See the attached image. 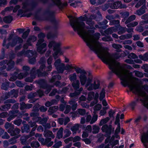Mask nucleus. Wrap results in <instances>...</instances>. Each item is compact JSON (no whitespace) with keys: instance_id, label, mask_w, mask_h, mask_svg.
Masks as SVG:
<instances>
[{"instance_id":"obj_36","label":"nucleus","mask_w":148,"mask_h":148,"mask_svg":"<svg viewBox=\"0 0 148 148\" xmlns=\"http://www.w3.org/2000/svg\"><path fill=\"white\" fill-rule=\"evenodd\" d=\"M115 30L114 27H109L105 31V33L107 34H111L114 32Z\"/></svg>"},{"instance_id":"obj_44","label":"nucleus","mask_w":148,"mask_h":148,"mask_svg":"<svg viewBox=\"0 0 148 148\" xmlns=\"http://www.w3.org/2000/svg\"><path fill=\"white\" fill-rule=\"evenodd\" d=\"M95 93L93 92H91L88 94V96L87 99L90 101L92 100L94 97Z\"/></svg>"},{"instance_id":"obj_25","label":"nucleus","mask_w":148,"mask_h":148,"mask_svg":"<svg viewBox=\"0 0 148 148\" xmlns=\"http://www.w3.org/2000/svg\"><path fill=\"white\" fill-rule=\"evenodd\" d=\"M120 14L121 15V17L123 18L122 20V22H124L126 21V19L128 17L130 14L128 12H125L120 13Z\"/></svg>"},{"instance_id":"obj_11","label":"nucleus","mask_w":148,"mask_h":148,"mask_svg":"<svg viewBox=\"0 0 148 148\" xmlns=\"http://www.w3.org/2000/svg\"><path fill=\"white\" fill-rule=\"evenodd\" d=\"M10 41L11 42V46L13 47L17 43H22L23 40L21 38L17 36L13 39L12 38Z\"/></svg>"},{"instance_id":"obj_52","label":"nucleus","mask_w":148,"mask_h":148,"mask_svg":"<svg viewBox=\"0 0 148 148\" xmlns=\"http://www.w3.org/2000/svg\"><path fill=\"white\" fill-rule=\"evenodd\" d=\"M77 113L81 115H84L86 114V110L84 109H79L77 110Z\"/></svg>"},{"instance_id":"obj_30","label":"nucleus","mask_w":148,"mask_h":148,"mask_svg":"<svg viewBox=\"0 0 148 148\" xmlns=\"http://www.w3.org/2000/svg\"><path fill=\"white\" fill-rule=\"evenodd\" d=\"M146 3V0H140L135 5V7L136 8H138L141 5H145Z\"/></svg>"},{"instance_id":"obj_59","label":"nucleus","mask_w":148,"mask_h":148,"mask_svg":"<svg viewBox=\"0 0 148 148\" xmlns=\"http://www.w3.org/2000/svg\"><path fill=\"white\" fill-rule=\"evenodd\" d=\"M65 108L66 109L64 112V113L66 114H67L71 111V107L70 105H66Z\"/></svg>"},{"instance_id":"obj_60","label":"nucleus","mask_w":148,"mask_h":148,"mask_svg":"<svg viewBox=\"0 0 148 148\" xmlns=\"http://www.w3.org/2000/svg\"><path fill=\"white\" fill-rule=\"evenodd\" d=\"M48 119L49 117L48 116L43 118L39 121V123L41 124L45 123L47 122Z\"/></svg>"},{"instance_id":"obj_42","label":"nucleus","mask_w":148,"mask_h":148,"mask_svg":"<svg viewBox=\"0 0 148 148\" xmlns=\"http://www.w3.org/2000/svg\"><path fill=\"white\" fill-rule=\"evenodd\" d=\"M112 46L114 48L116 49V51L117 52H121V50L120 49L122 47L121 45L114 43L112 45Z\"/></svg>"},{"instance_id":"obj_47","label":"nucleus","mask_w":148,"mask_h":148,"mask_svg":"<svg viewBox=\"0 0 148 148\" xmlns=\"http://www.w3.org/2000/svg\"><path fill=\"white\" fill-rule=\"evenodd\" d=\"M105 91L104 88H103L100 93V96L99 97V100L101 101L105 97Z\"/></svg>"},{"instance_id":"obj_10","label":"nucleus","mask_w":148,"mask_h":148,"mask_svg":"<svg viewBox=\"0 0 148 148\" xmlns=\"http://www.w3.org/2000/svg\"><path fill=\"white\" fill-rule=\"evenodd\" d=\"M38 83L40 85V87L44 89H46L47 90L45 93L47 94H48L51 90L50 87H47L46 82L44 79H40L38 81Z\"/></svg>"},{"instance_id":"obj_51","label":"nucleus","mask_w":148,"mask_h":148,"mask_svg":"<svg viewBox=\"0 0 148 148\" xmlns=\"http://www.w3.org/2000/svg\"><path fill=\"white\" fill-rule=\"evenodd\" d=\"M128 58L130 59H137L138 58V56L135 54L133 53H132L129 54L127 56Z\"/></svg>"},{"instance_id":"obj_28","label":"nucleus","mask_w":148,"mask_h":148,"mask_svg":"<svg viewBox=\"0 0 148 148\" xmlns=\"http://www.w3.org/2000/svg\"><path fill=\"white\" fill-rule=\"evenodd\" d=\"M51 138H48L45 139L44 145H46L48 147H50L53 144V142L51 141Z\"/></svg>"},{"instance_id":"obj_38","label":"nucleus","mask_w":148,"mask_h":148,"mask_svg":"<svg viewBox=\"0 0 148 148\" xmlns=\"http://www.w3.org/2000/svg\"><path fill=\"white\" fill-rule=\"evenodd\" d=\"M10 92H6L3 94L1 97V99L3 100H5L9 98L10 96Z\"/></svg>"},{"instance_id":"obj_37","label":"nucleus","mask_w":148,"mask_h":148,"mask_svg":"<svg viewBox=\"0 0 148 148\" xmlns=\"http://www.w3.org/2000/svg\"><path fill=\"white\" fill-rule=\"evenodd\" d=\"M138 24V22L137 21H133L130 22L126 26L128 28H132L136 26Z\"/></svg>"},{"instance_id":"obj_63","label":"nucleus","mask_w":148,"mask_h":148,"mask_svg":"<svg viewBox=\"0 0 148 148\" xmlns=\"http://www.w3.org/2000/svg\"><path fill=\"white\" fill-rule=\"evenodd\" d=\"M37 95V94L36 92L31 93L28 95V99H32L35 97Z\"/></svg>"},{"instance_id":"obj_9","label":"nucleus","mask_w":148,"mask_h":148,"mask_svg":"<svg viewBox=\"0 0 148 148\" xmlns=\"http://www.w3.org/2000/svg\"><path fill=\"white\" fill-rule=\"evenodd\" d=\"M126 7L127 6L125 5L122 4L121 1H119L111 3L110 5V8L112 9L124 8Z\"/></svg>"},{"instance_id":"obj_22","label":"nucleus","mask_w":148,"mask_h":148,"mask_svg":"<svg viewBox=\"0 0 148 148\" xmlns=\"http://www.w3.org/2000/svg\"><path fill=\"white\" fill-rule=\"evenodd\" d=\"M38 110V109L36 107H34L33 108V112L30 114V116L32 117H36L39 115V113L37 112Z\"/></svg>"},{"instance_id":"obj_23","label":"nucleus","mask_w":148,"mask_h":148,"mask_svg":"<svg viewBox=\"0 0 148 148\" xmlns=\"http://www.w3.org/2000/svg\"><path fill=\"white\" fill-rule=\"evenodd\" d=\"M83 90L82 87L80 88L77 91H75L73 93H71L70 94V96L71 97H74L79 95L81 93V92Z\"/></svg>"},{"instance_id":"obj_24","label":"nucleus","mask_w":148,"mask_h":148,"mask_svg":"<svg viewBox=\"0 0 148 148\" xmlns=\"http://www.w3.org/2000/svg\"><path fill=\"white\" fill-rule=\"evenodd\" d=\"M80 126V124H76L71 127V130L73 134H76Z\"/></svg>"},{"instance_id":"obj_53","label":"nucleus","mask_w":148,"mask_h":148,"mask_svg":"<svg viewBox=\"0 0 148 148\" xmlns=\"http://www.w3.org/2000/svg\"><path fill=\"white\" fill-rule=\"evenodd\" d=\"M31 145L33 148H36L39 146L40 145L38 141H33L31 143Z\"/></svg>"},{"instance_id":"obj_50","label":"nucleus","mask_w":148,"mask_h":148,"mask_svg":"<svg viewBox=\"0 0 148 148\" xmlns=\"http://www.w3.org/2000/svg\"><path fill=\"white\" fill-rule=\"evenodd\" d=\"M109 120L110 118L108 117L102 119L100 122L99 125L101 126L103 124L106 123Z\"/></svg>"},{"instance_id":"obj_19","label":"nucleus","mask_w":148,"mask_h":148,"mask_svg":"<svg viewBox=\"0 0 148 148\" xmlns=\"http://www.w3.org/2000/svg\"><path fill=\"white\" fill-rule=\"evenodd\" d=\"M43 135L45 137H49L52 138H54L55 137V136L52 132L49 130H45L43 132Z\"/></svg>"},{"instance_id":"obj_15","label":"nucleus","mask_w":148,"mask_h":148,"mask_svg":"<svg viewBox=\"0 0 148 148\" xmlns=\"http://www.w3.org/2000/svg\"><path fill=\"white\" fill-rule=\"evenodd\" d=\"M141 140L145 147H147L148 143V130L146 133H144L142 136Z\"/></svg>"},{"instance_id":"obj_20","label":"nucleus","mask_w":148,"mask_h":148,"mask_svg":"<svg viewBox=\"0 0 148 148\" xmlns=\"http://www.w3.org/2000/svg\"><path fill=\"white\" fill-rule=\"evenodd\" d=\"M59 108L58 106H54L51 107L49 108L48 112L49 113L48 114L50 115L56 112L58 109Z\"/></svg>"},{"instance_id":"obj_14","label":"nucleus","mask_w":148,"mask_h":148,"mask_svg":"<svg viewBox=\"0 0 148 148\" xmlns=\"http://www.w3.org/2000/svg\"><path fill=\"white\" fill-rule=\"evenodd\" d=\"M61 45V43L60 42H56L54 41H51L49 42L48 46L49 48L53 47V50H55L59 47Z\"/></svg>"},{"instance_id":"obj_35","label":"nucleus","mask_w":148,"mask_h":148,"mask_svg":"<svg viewBox=\"0 0 148 148\" xmlns=\"http://www.w3.org/2000/svg\"><path fill=\"white\" fill-rule=\"evenodd\" d=\"M6 68V66L4 65L2 66L1 67V69H0L1 71V72H0V76L3 75L5 77L7 76V73H4V71H3V70L5 69Z\"/></svg>"},{"instance_id":"obj_12","label":"nucleus","mask_w":148,"mask_h":148,"mask_svg":"<svg viewBox=\"0 0 148 148\" xmlns=\"http://www.w3.org/2000/svg\"><path fill=\"white\" fill-rule=\"evenodd\" d=\"M20 130L18 128L14 129V126H12L8 130V132L11 136H14L19 134Z\"/></svg>"},{"instance_id":"obj_39","label":"nucleus","mask_w":148,"mask_h":148,"mask_svg":"<svg viewBox=\"0 0 148 148\" xmlns=\"http://www.w3.org/2000/svg\"><path fill=\"white\" fill-rule=\"evenodd\" d=\"M30 74L32 77H29L26 78L25 79V81L26 82H31L33 81V79L35 78L36 74H31L30 72Z\"/></svg>"},{"instance_id":"obj_8","label":"nucleus","mask_w":148,"mask_h":148,"mask_svg":"<svg viewBox=\"0 0 148 148\" xmlns=\"http://www.w3.org/2000/svg\"><path fill=\"white\" fill-rule=\"evenodd\" d=\"M54 65L58 73H62L64 70L65 64L61 63L60 59H58L55 61Z\"/></svg>"},{"instance_id":"obj_33","label":"nucleus","mask_w":148,"mask_h":148,"mask_svg":"<svg viewBox=\"0 0 148 148\" xmlns=\"http://www.w3.org/2000/svg\"><path fill=\"white\" fill-rule=\"evenodd\" d=\"M69 78L71 82L77 80V76L76 73H75L70 75Z\"/></svg>"},{"instance_id":"obj_58","label":"nucleus","mask_w":148,"mask_h":148,"mask_svg":"<svg viewBox=\"0 0 148 148\" xmlns=\"http://www.w3.org/2000/svg\"><path fill=\"white\" fill-rule=\"evenodd\" d=\"M144 30V29L143 26L139 25L136 27L135 30L139 32H142Z\"/></svg>"},{"instance_id":"obj_4","label":"nucleus","mask_w":148,"mask_h":148,"mask_svg":"<svg viewBox=\"0 0 148 148\" xmlns=\"http://www.w3.org/2000/svg\"><path fill=\"white\" fill-rule=\"evenodd\" d=\"M46 66L45 64H41L39 69L36 71V67H33L31 71V74H37L38 77L45 76L48 75L47 71L42 72L43 69H45Z\"/></svg>"},{"instance_id":"obj_1","label":"nucleus","mask_w":148,"mask_h":148,"mask_svg":"<svg viewBox=\"0 0 148 148\" xmlns=\"http://www.w3.org/2000/svg\"><path fill=\"white\" fill-rule=\"evenodd\" d=\"M98 57L103 62L109 65L110 69L122 80V83L124 86L128 85L131 90H134L141 97L140 100L148 109V96L138 85V79L133 77L132 73L125 69L121 66L120 63L113 58L112 55L108 52V49L102 47L98 41Z\"/></svg>"},{"instance_id":"obj_29","label":"nucleus","mask_w":148,"mask_h":148,"mask_svg":"<svg viewBox=\"0 0 148 148\" xmlns=\"http://www.w3.org/2000/svg\"><path fill=\"white\" fill-rule=\"evenodd\" d=\"M69 103L72 105L71 108L74 111L76 110L77 104L76 102L74 101L71 100L69 101Z\"/></svg>"},{"instance_id":"obj_45","label":"nucleus","mask_w":148,"mask_h":148,"mask_svg":"<svg viewBox=\"0 0 148 148\" xmlns=\"http://www.w3.org/2000/svg\"><path fill=\"white\" fill-rule=\"evenodd\" d=\"M18 137L16 136L14 137H12L9 139L8 141L10 143V144L13 145L16 143L17 142L16 139Z\"/></svg>"},{"instance_id":"obj_40","label":"nucleus","mask_w":148,"mask_h":148,"mask_svg":"<svg viewBox=\"0 0 148 148\" xmlns=\"http://www.w3.org/2000/svg\"><path fill=\"white\" fill-rule=\"evenodd\" d=\"M10 95H13L14 97L16 98L18 96V90L13 89L10 91Z\"/></svg>"},{"instance_id":"obj_2","label":"nucleus","mask_w":148,"mask_h":148,"mask_svg":"<svg viewBox=\"0 0 148 148\" xmlns=\"http://www.w3.org/2000/svg\"><path fill=\"white\" fill-rule=\"evenodd\" d=\"M81 85L82 86L85 85L88 91H92L99 89L100 88V82L98 79H94L93 82V76L90 74L88 77L87 76V72L80 75L79 76Z\"/></svg>"},{"instance_id":"obj_3","label":"nucleus","mask_w":148,"mask_h":148,"mask_svg":"<svg viewBox=\"0 0 148 148\" xmlns=\"http://www.w3.org/2000/svg\"><path fill=\"white\" fill-rule=\"evenodd\" d=\"M38 38L39 39L36 44L37 51L41 54L44 53L47 49L45 48L47 44L45 43H43L44 41V38L45 37V34L43 33H40L38 35Z\"/></svg>"},{"instance_id":"obj_64","label":"nucleus","mask_w":148,"mask_h":148,"mask_svg":"<svg viewBox=\"0 0 148 148\" xmlns=\"http://www.w3.org/2000/svg\"><path fill=\"white\" fill-rule=\"evenodd\" d=\"M86 23L90 26H93L95 24L94 22L92 21V20L90 18H88L87 20Z\"/></svg>"},{"instance_id":"obj_55","label":"nucleus","mask_w":148,"mask_h":148,"mask_svg":"<svg viewBox=\"0 0 148 148\" xmlns=\"http://www.w3.org/2000/svg\"><path fill=\"white\" fill-rule=\"evenodd\" d=\"M98 116L97 114H94L92 116L91 120L90 121V124H92L94 123L95 121H97V119Z\"/></svg>"},{"instance_id":"obj_18","label":"nucleus","mask_w":148,"mask_h":148,"mask_svg":"<svg viewBox=\"0 0 148 148\" xmlns=\"http://www.w3.org/2000/svg\"><path fill=\"white\" fill-rule=\"evenodd\" d=\"M146 8L145 5H143L140 9L136 11L135 14L138 16H140L145 13Z\"/></svg>"},{"instance_id":"obj_17","label":"nucleus","mask_w":148,"mask_h":148,"mask_svg":"<svg viewBox=\"0 0 148 148\" xmlns=\"http://www.w3.org/2000/svg\"><path fill=\"white\" fill-rule=\"evenodd\" d=\"M51 1L54 4L61 8H63L66 6L67 5V2H65L62 3H61L60 0H51Z\"/></svg>"},{"instance_id":"obj_21","label":"nucleus","mask_w":148,"mask_h":148,"mask_svg":"<svg viewBox=\"0 0 148 148\" xmlns=\"http://www.w3.org/2000/svg\"><path fill=\"white\" fill-rule=\"evenodd\" d=\"M6 64L8 65L6 70L7 71H10L13 68L15 63L14 61L10 60L8 61V60L7 63Z\"/></svg>"},{"instance_id":"obj_46","label":"nucleus","mask_w":148,"mask_h":148,"mask_svg":"<svg viewBox=\"0 0 148 148\" xmlns=\"http://www.w3.org/2000/svg\"><path fill=\"white\" fill-rule=\"evenodd\" d=\"M29 74V73H19L18 75V78L19 79H21L24 77H26Z\"/></svg>"},{"instance_id":"obj_43","label":"nucleus","mask_w":148,"mask_h":148,"mask_svg":"<svg viewBox=\"0 0 148 148\" xmlns=\"http://www.w3.org/2000/svg\"><path fill=\"white\" fill-rule=\"evenodd\" d=\"M9 82H5L2 84L1 88L5 90H7L9 87Z\"/></svg>"},{"instance_id":"obj_31","label":"nucleus","mask_w":148,"mask_h":148,"mask_svg":"<svg viewBox=\"0 0 148 148\" xmlns=\"http://www.w3.org/2000/svg\"><path fill=\"white\" fill-rule=\"evenodd\" d=\"M22 132L24 133L26 132L27 133L29 132L30 131L29 125L27 124H24L23 127H21Z\"/></svg>"},{"instance_id":"obj_54","label":"nucleus","mask_w":148,"mask_h":148,"mask_svg":"<svg viewBox=\"0 0 148 148\" xmlns=\"http://www.w3.org/2000/svg\"><path fill=\"white\" fill-rule=\"evenodd\" d=\"M56 78L59 80L60 79L61 77L60 75H53L50 80V82L52 83L54 82Z\"/></svg>"},{"instance_id":"obj_27","label":"nucleus","mask_w":148,"mask_h":148,"mask_svg":"<svg viewBox=\"0 0 148 148\" xmlns=\"http://www.w3.org/2000/svg\"><path fill=\"white\" fill-rule=\"evenodd\" d=\"M136 16L135 15H132L129 16L125 22V24H127L131 22L134 21L136 18Z\"/></svg>"},{"instance_id":"obj_61","label":"nucleus","mask_w":148,"mask_h":148,"mask_svg":"<svg viewBox=\"0 0 148 148\" xmlns=\"http://www.w3.org/2000/svg\"><path fill=\"white\" fill-rule=\"evenodd\" d=\"M36 57H34V56L30 58H29V63L31 64H34L36 62Z\"/></svg>"},{"instance_id":"obj_5","label":"nucleus","mask_w":148,"mask_h":148,"mask_svg":"<svg viewBox=\"0 0 148 148\" xmlns=\"http://www.w3.org/2000/svg\"><path fill=\"white\" fill-rule=\"evenodd\" d=\"M73 69L75 70L77 74L80 73V75L85 73V70L83 68H80L76 65L73 66L72 64L70 65L67 64L64 68V70L68 71H70Z\"/></svg>"},{"instance_id":"obj_26","label":"nucleus","mask_w":148,"mask_h":148,"mask_svg":"<svg viewBox=\"0 0 148 148\" xmlns=\"http://www.w3.org/2000/svg\"><path fill=\"white\" fill-rule=\"evenodd\" d=\"M72 85L75 90H77L79 87L80 82L78 80L72 82Z\"/></svg>"},{"instance_id":"obj_32","label":"nucleus","mask_w":148,"mask_h":148,"mask_svg":"<svg viewBox=\"0 0 148 148\" xmlns=\"http://www.w3.org/2000/svg\"><path fill=\"white\" fill-rule=\"evenodd\" d=\"M138 57L140 60L144 61H148V53L147 52H146L143 55H139Z\"/></svg>"},{"instance_id":"obj_7","label":"nucleus","mask_w":148,"mask_h":148,"mask_svg":"<svg viewBox=\"0 0 148 148\" xmlns=\"http://www.w3.org/2000/svg\"><path fill=\"white\" fill-rule=\"evenodd\" d=\"M16 101L13 99H8L5 100L4 102L5 105L1 106L0 108V110L3 111H5L9 110L11 108V104L10 103H16Z\"/></svg>"},{"instance_id":"obj_56","label":"nucleus","mask_w":148,"mask_h":148,"mask_svg":"<svg viewBox=\"0 0 148 148\" xmlns=\"http://www.w3.org/2000/svg\"><path fill=\"white\" fill-rule=\"evenodd\" d=\"M102 40L104 41H109L113 40L111 36H106L103 38L102 39Z\"/></svg>"},{"instance_id":"obj_62","label":"nucleus","mask_w":148,"mask_h":148,"mask_svg":"<svg viewBox=\"0 0 148 148\" xmlns=\"http://www.w3.org/2000/svg\"><path fill=\"white\" fill-rule=\"evenodd\" d=\"M120 21L119 20H111L110 23V25H118L119 24Z\"/></svg>"},{"instance_id":"obj_34","label":"nucleus","mask_w":148,"mask_h":148,"mask_svg":"<svg viewBox=\"0 0 148 148\" xmlns=\"http://www.w3.org/2000/svg\"><path fill=\"white\" fill-rule=\"evenodd\" d=\"M12 20V17L11 16H5L3 19L4 22L7 23H10Z\"/></svg>"},{"instance_id":"obj_6","label":"nucleus","mask_w":148,"mask_h":148,"mask_svg":"<svg viewBox=\"0 0 148 148\" xmlns=\"http://www.w3.org/2000/svg\"><path fill=\"white\" fill-rule=\"evenodd\" d=\"M17 55L18 56H24L30 58L34 56L36 57V51H33L32 50H28L25 51V50H23L21 51L18 53Z\"/></svg>"},{"instance_id":"obj_49","label":"nucleus","mask_w":148,"mask_h":148,"mask_svg":"<svg viewBox=\"0 0 148 148\" xmlns=\"http://www.w3.org/2000/svg\"><path fill=\"white\" fill-rule=\"evenodd\" d=\"M71 134V132L67 129H65L64 131V138H65L69 136Z\"/></svg>"},{"instance_id":"obj_13","label":"nucleus","mask_w":148,"mask_h":148,"mask_svg":"<svg viewBox=\"0 0 148 148\" xmlns=\"http://www.w3.org/2000/svg\"><path fill=\"white\" fill-rule=\"evenodd\" d=\"M112 126L110 125H108L106 124L102 127L101 129L103 132H105L108 134H110L111 133Z\"/></svg>"},{"instance_id":"obj_57","label":"nucleus","mask_w":148,"mask_h":148,"mask_svg":"<svg viewBox=\"0 0 148 148\" xmlns=\"http://www.w3.org/2000/svg\"><path fill=\"white\" fill-rule=\"evenodd\" d=\"M13 37V34H11L10 35V36H9L8 38L7 39V40L9 42L8 43V44L7 45H6V48L7 49H8L9 48V46L10 45L11 46V42L10 41L12 39Z\"/></svg>"},{"instance_id":"obj_16","label":"nucleus","mask_w":148,"mask_h":148,"mask_svg":"<svg viewBox=\"0 0 148 148\" xmlns=\"http://www.w3.org/2000/svg\"><path fill=\"white\" fill-rule=\"evenodd\" d=\"M18 110H17L10 111L9 114V116L8 118L7 121L9 122L14 118L17 116L16 114L18 113Z\"/></svg>"},{"instance_id":"obj_48","label":"nucleus","mask_w":148,"mask_h":148,"mask_svg":"<svg viewBox=\"0 0 148 148\" xmlns=\"http://www.w3.org/2000/svg\"><path fill=\"white\" fill-rule=\"evenodd\" d=\"M63 130V128L62 127H60L58 132L57 134L58 138H60L62 137Z\"/></svg>"},{"instance_id":"obj_41","label":"nucleus","mask_w":148,"mask_h":148,"mask_svg":"<svg viewBox=\"0 0 148 148\" xmlns=\"http://www.w3.org/2000/svg\"><path fill=\"white\" fill-rule=\"evenodd\" d=\"M100 128L97 125H94L92 126V133L94 134H97L99 132Z\"/></svg>"}]
</instances>
